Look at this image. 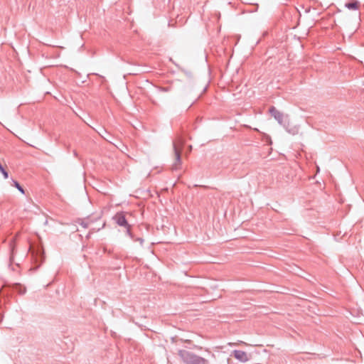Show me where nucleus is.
I'll list each match as a JSON object with an SVG mask.
<instances>
[{
    "instance_id": "nucleus-7",
    "label": "nucleus",
    "mask_w": 364,
    "mask_h": 364,
    "mask_svg": "<svg viewBox=\"0 0 364 364\" xmlns=\"http://www.w3.org/2000/svg\"><path fill=\"white\" fill-rule=\"evenodd\" d=\"M0 171L3 174L4 178H8L9 174L8 172L6 171V169L2 166L1 164L0 163Z\"/></svg>"
},
{
    "instance_id": "nucleus-11",
    "label": "nucleus",
    "mask_w": 364,
    "mask_h": 364,
    "mask_svg": "<svg viewBox=\"0 0 364 364\" xmlns=\"http://www.w3.org/2000/svg\"><path fill=\"white\" fill-rule=\"evenodd\" d=\"M137 240H138L141 244H142V243H143V242H144V240H143V239H141V238H138V239H137Z\"/></svg>"
},
{
    "instance_id": "nucleus-10",
    "label": "nucleus",
    "mask_w": 364,
    "mask_h": 364,
    "mask_svg": "<svg viewBox=\"0 0 364 364\" xmlns=\"http://www.w3.org/2000/svg\"><path fill=\"white\" fill-rule=\"evenodd\" d=\"M80 225L85 228H87L88 227V223L85 222H82Z\"/></svg>"
},
{
    "instance_id": "nucleus-8",
    "label": "nucleus",
    "mask_w": 364,
    "mask_h": 364,
    "mask_svg": "<svg viewBox=\"0 0 364 364\" xmlns=\"http://www.w3.org/2000/svg\"><path fill=\"white\" fill-rule=\"evenodd\" d=\"M14 186L21 193H24L23 188L21 186V185L17 181H14Z\"/></svg>"
},
{
    "instance_id": "nucleus-6",
    "label": "nucleus",
    "mask_w": 364,
    "mask_h": 364,
    "mask_svg": "<svg viewBox=\"0 0 364 364\" xmlns=\"http://www.w3.org/2000/svg\"><path fill=\"white\" fill-rule=\"evenodd\" d=\"M345 6L350 10H358L359 8V2L355 1L353 2L346 3Z\"/></svg>"
},
{
    "instance_id": "nucleus-1",
    "label": "nucleus",
    "mask_w": 364,
    "mask_h": 364,
    "mask_svg": "<svg viewBox=\"0 0 364 364\" xmlns=\"http://www.w3.org/2000/svg\"><path fill=\"white\" fill-rule=\"evenodd\" d=\"M178 354L185 364H210L208 360L186 350H179Z\"/></svg>"
},
{
    "instance_id": "nucleus-3",
    "label": "nucleus",
    "mask_w": 364,
    "mask_h": 364,
    "mask_svg": "<svg viewBox=\"0 0 364 364\" xmlns=\"http://www.w3.org/2000/svg\"><path fill=\"white\" fill-rule=\"evenodd\" d=\"M174 154H175V162L172 166V168L173 170H178L181 168V151L179 150L176 144H173Z\"/></svg>"
},
{
    "instance_id": "nucleus-4",
    "label": "nucleus",
    "mask_w": 364,
    "mask_h": 364,
    "mask_svg": "<svg viewBox=\"0 0 364 364\" xmlns=\"http://www.w3.org/2000/svg\"><path fill=\"white\" fill-rule=\"evenodd\" d=\"M114 219L117 224L119 226L127 227L129 225L123 212L117 213L114 215Z\"/></svg>"
},
{
    "instance_id": "nucleus-9",
    "label": "nucleus",
    "mask_w": 364,
    "mask_h": 364,
    "mask_svg": "<svg viewBox=\"0 0 364 364\" xmlns=\"http://www.w3.org/2000/svg\"><path fill=\"white\" fill-rule=\"evenodd\" d=\"M126 228H127V234L129 236H132V233H131V230H130V225H128V226H127Z\"/></svg>"
},
{
    "instance_id": "nucleus-2",
    "label": "nucleus",
    "mask_w": 364,
    "mask_h": 364,
    "mask_svg": "<svg viewBox=\"0 0 364 364\" xmlns=\"http://www.w3.org/2000/svg\"><path fill=\"white\" fill-rule=\"evenodd\" d=\"M232 355L239 361L245 363L250 360V355L243 350H234L232 352Z\"/></svg>"
},
{
    "instance_id": "nucleus-12",
    "label": "nucleus",
    "mask_w": 364,
    "mask_h": 364,
    "mask_svg": "<svg viewBox=\"0 0 364 364\" xmlns=\"http://www.w3.org/2000/svg\"><path fill=\"white\" fill-rule=\"evenodd\" d=\"M229 345H230V346H232V345H234V344H233V343H229Z\"/></svg>"
},
{
    "instance_id": "nucleus-5",
    "label": "nucleus",
    "mask_w": 364,
    "mask_h": 364,
    "mask_svg": "<svg viewBox=\"0 0 364 364\" xmlns=\"http://www.w3.org/2000/svg\"><path fill=\"white\" fill-rule=\"evenodd\" d=\"M269 112L275 119H277L279 123H282L283 120V114L282 112L277 110L274 107H271L269 108Z\"/></svg>"
}]
</instances>
